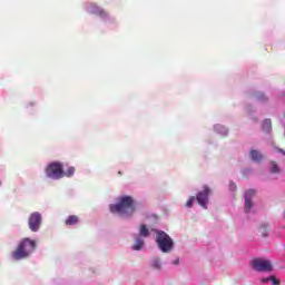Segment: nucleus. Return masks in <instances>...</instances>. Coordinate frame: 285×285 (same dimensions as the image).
<instances>
[{
    "label": "nucleus",
    "mask_w": 285,
    "mask_h": 285,
    "mask_svg": "<svg viewBox=\"0 0 285 285\" xmlns=\"http://www.w3.org/2000/svg\"><path fill=\"white\" fill-rule=\"evenodd\" d=\"M110 213H118L120 217H132L135 215V199L130 196H121L119 203L116 205H110Z\"/></svg>",
    "instance_id": "obj_1"
},
{
    "label": "nucleus",
    "mask_w": 285,
    "mask_h": 285,
    "mask_svg": "<svg viewBox=\"0 0 285 285\" xmlns=\"http://www.w3.org/2000/svg\"><path fill=\"white\" fill-rule=\"evenodd\" d=\"M37 248V242L30 239V238H23L16 250L12 252L11 257L16 262H19V259H26V257H30L32 253H35V249Z\"/></svg>",
    "instance_id": "obj_2"
},
{
    "label": "nucleus",
    "mask_w": 285,
    "mask_h": 285,
    "mask_svg": "<svg viewBox=\"0 0 285 285\" xmlns=\"http://www.w3.org/2000/svg\"><path fill=\"white\" fill-rule=\"evenodd\" d=\"M155 233H156V244L158 248H160L161 253H170L175 246L173 238H170V236L167 235L166 232L164 230L155 229Z\"/></svg>",
    "instance_id": "obj_3"
},
{
    "label": "nucleus",
    "mask_w": 285,
    "mask_h": 285,
    "mask_svg": "<svg viewBox=\"0 0 285 285\" xmlns=\"http://www.w3.org/2000/svg\"><path fill=\"white\" fill-rule=\"evenodd\" d=\"M250 266L257 273H273V262L266 258H254Z\"/></svg>",
    "instance_id": "obj_4"
},
{
    "label": "nucleus",
    "mask_w": 285,
    "mask_h": 285,
    "mask_svg": "<svg viewBox=\"0 0 285 285\" xmlns=\"http://www.w3.org/2000/svg\"><path fill=\"white\" fill-rule=\"evenodd\" d=\"M47 177H53L56 179L63 178V164L59 161L50 163L46 168Z\"/></svg>",
    "instance_id": "obj_5"
},
{
    "label": "nucleus",
    "mask_w": 285,
    "mask_h": 285,
    "mask_svg": "<svg viewBox=\"0 0 285 285\" xmlns=\"http://www.w3.org/2000/svg\"><path fill=\"white\" fill-rule=\"evenodd\" d=\"M28 224L32 233L39 232V228H41V215L39 212H35L29 216Z\"/></svg>",
    "instance_id": "obj_6"
},
{
    "label": "nucleus",
    "mask_w": 285,
    "mask_h": 285,
    "mask_svg": "<svg viewBox=\"0 0 285 285\" xmlns=\"http://www.w3.org/2000/svg\"><path fill=\"white\" fill-rule=\"evenodd\" d=\"M208 195H210V189L208 187H205L203 191H199L196 196V200L198 202L199 206L202 208H205V210L208 208Z\"/></svg>",
    "instance_id": "obj_7"
},
{
    "label": "nucleus",
    "mask_w": 285,
    "mask_h": 285,
    "mask_svg": "<svg viewBox=\"0 0 285 285\" xmlns=\"http://www.w3.org/2000/svg\"><path fill=\"white\" fill-rule=\"evenodd\" d=\"M254 197H255V189H248L245 191V213H250V208H253Z\"/></svg>",
    "instance_id": "obj_8"
},
{
    "label": "nucleus",
    "mask_w": 285,
    "mask_h": 285,
    "mask_svg": "<svg viewBox=\"0 0 285 285\" xmlns=\"http://www.w3.org/2000/svg\"><path fill=\"white\" fill-rule=\"evenodd\" d=\"M90 12L91 14H97L98 17H108V13L104 9L99 8L97 4L90 6Z\"/></svg>",
    "instance_id": "obj_9"
},
{
    "label": "nucleus",
    "mask_w": 285,
    "mask_h": 285,
    "mask_svg": "<svg viewBox=\"0 0 285 285\" xmlns=\"http://www.w3.org/2000/svg\"><path fill=\"white\" fill-rule=\"evenodd\" d=\"M249 155L252 157V160L255 161L256 164H259V161H262V159H264V156L255 149H252L249 151Z\"/></svg>",
    "instance_id": "obj_10"
},
{
    "label": "nucleus",
    "mask_w": 285,
    "mask_h": 285,
    "mask_svg": "<svg viewBox=\"0 0 285 285\" xmlns=\"http://www.w3.org/2000/svg\"><path fill=\"white\" fill-rule=\"evenodd\" d=\"M66 226H75V224H79V217L77 215L69 216L66 222Z\"/></svg>",
    "instance_id": "obj_11"
},
{
    "label": "nucleus",
    "mask_w": 285,
    "mask_h": 285,
    "mask_svg": "<svg viewBox=\"0 0 285 285\" xmlns=\"http://www.w3.org/2000/svg\"><path fill=\"white\" fill-rule=\"evenodd\" d=\"M269 230H271L269 225L267 223H264L261 225L258 232L261 233L262 237H268Z\"/></svg>",
    "instance_id": "obj_12"
},
{
    "label": "nucleus",
    "mask_w": 285,
    "mask_h": 285,
    "mask_svg": "<svg viewBox=\"0 0 285 285\" xmlns=\"http://www.w3.org/2000/svg\"><path fill=\"white\" fill-rule=\"evenodd\" d=\"M273 130V122L271 119H265L263 121V131L264 132H271Z\"/></svg>",
    "instance_id": "obj_13"
},
{
    "label": "nucleus",
    "mask_w": 285,
    "mask_h": 285,
    "mask_svg": "<svg viewBox=\"0 0 285 285\" xmlns=\"http://www.w3.org/2000/svg\"><path fill=\"white\" fill-rule=\"evenodd\" d=\"M75 171L76 169L73 166L68 167L66 170H63V167H62V177H68V178L73 177Z\"/></svg>",
    "instance_id": "obj_14"
},
{
    "label": "nucleus",
    "mask_w": 285,
    "mask_h": 285,
    "mask_svg": "<svg viewBox=\"0 0 285 285\" xmlns=\"http://www.w3.org/2000/svg\"><path fill=\"white\" fill-rule=\"evenodd\" d=\"M139 235H140V237H149L150 236V230L148 229V227L146 225H140Z\"/></svg>",
    "instance_id": "obj_15"
},
{
    "label": "nucleus",
    "mask_w": 285,
    "mask_h": 285,
    "mask_svg": "<svg viewBox=\"0 0 285 285\" xmlns=\"http://www.w3.org/2000/svg\"><path fill=\"white\" fill-rule=\"evenodd\" d=\"M144 247V240L141 237H137L136 238V244L132 246L134 250H141V248Z\"/></svg>",
    "instance_id": "obj_16"
},
{
    "label": "nucleus",
    "mask_w": 285,
    "mask_h": 285,
    "mask_svg": "<svg viewBox=\"0 0 285 285\" xmlns=\"http://www.w3.org/2000/svg\"><path fill=\"white\" fill-rule=\"evenodd\" d=\"M271 173L277 174L279 173V165L275 160L271 161Z\"/></svg>",
    "instance_id": "obj_17"
},
{
    "label": "nucleus",
    "mask_w": 285,
    "mask_h": 285,
    "mask_svg": "<svg viewBox=\"0 0 285 285\" xmlns=\"http://www.w3.org/2000/svg\"><path fill=\"white\" fill-rule=\"evenodd\" d=\"M256 99L258 101H268V98L266 97V95L259 92V94H256Z\"/></svg>",
    "instance_id": "obj_18"
},
{
    "label": "nucleus",
    "mask_w": 285,
    "mask_h": 285,
    "mask_svg": "<svg viewBox=\"0 0 285 285\" xmlns=\"http://www.w3.org/2000/svg\"><path fill=\"white\" fill-rule=\"evenodd\" d=\"M195 196H191L188 200H187V203H186V207L187 208H193V205L195 204Z\"/></svg>",
    "instance_id": "obj_19"
},
{
    "label": "nucleus",
    "mask_w": 285,
    "mask_h": 285,
    "mask_svg": "<svg viewBox=\"0 0 285 285\" xmlns=\"http://www.w3.org/2000/svg\"><path fill=\"white\" fill-rule=\"evenodd\" d=\"M154 268H161V261L159 258H156L153 263Z\"/></svg>",
    "instance_id": "obj_20"
},
{
    "label": "nucleus",
    "mask_w": 285,
    "mask_h": 285,
    "mask_svg": "<svg viewBox=\"0 0 285 285\" xmlns=\"http://www.w3.org/2000/svg\"><path fill=\"white\" fill-rule=\"evenodd\" d=\"M269 282H272V284L274 285H281L279 279H277V277L275 276H269Z\"/></svg>",
    "instance_id": "obj_21"
},
{
    "label": "nucleus",
    "mask_w": 285,
    "mask_h": 285,
    "mask_svg": "<svg viewBox=\"0 0 285 285\" xmlns=\"http://www.w3.org/2000/svg\"><path fill=\"white\" fill-rule=\"evenodd\" d=\"M274 149L276 150V153H281L282 155H285L284 149L277 148V147H274Z\"/></svg>",
    "instance_id": "obj_22"
},
{
    "label": "nucleus",
    "mask_w": 285,
    "mask_h": 285,
    "mask_svg": "<svg viewBox=\"0 0 285 285\" xmlns=\"http://www.w3.org/2000/svg\"><path fill=\"white\" fill-rule=\"evenodd\" d=\"M229 188L230 190H237V185L230 183Z\"/></svg>",
    "instance_id": "obj_23"
},
{
    "label": "nucleus",
    "mask_w": 285,
    "mask_h": 285,
    "mask_svg": "<svg viewBox=\"0 0 285 285\" xmlns=\"http://www.w3.org/2000/svg\"><path fill=\"white\" fill-rule=\"evenodd\" d=\"M261 282L263 284H266V283L271 282V277L262 278Z\"/></svg>",
    "instance_id": "obj_24"
},
{
    "label": "nucleus",
    "mask_w": 285,
    "mask_h": 285,
    "mask_svg": "<svg viewBox=\"0 0 285 285\" xmlns=\"http://www.w3.org/2000/svg\"><path fill=\"white\" fill-rule=\"evenodd\" d=\"M174 266H177L179 264V258H176L174 262H173Z\"/></svg>",
    "instance_id": "obj_25"
},
{
    "label": "nucleus",
    "mask_w": 285,
    "mask_h": 285,
    "mask_svg": "<svg viewBox=\"0 0 285 285\" xmlns=\"http://www.w3.org/2000/svg\"><path fill=\"white\" fill-rule=\"evenodd\" d=\"M248 173H250V169H246V170L243 171L244 175H246Z\"/></svg>",
    "instance_id": "obj_26"
}]
</instances>
